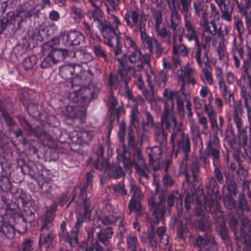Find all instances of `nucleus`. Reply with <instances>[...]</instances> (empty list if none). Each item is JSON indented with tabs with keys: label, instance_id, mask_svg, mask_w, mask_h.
<instances>
[{
	"label": "nucleus",
	"instance_id": "1",
	"mask_svg": "<svg viewBox=\"0 0 251 251\" xmlns=\"http://www.w3.org/2000/svg\"><path fill=\"white\" fill-rule=\"evenodd\" d=\"M214 176L216 181L220 184L224 185L227 193L224 196V204H237L233 197L236 196L238 190L237 183L235 180L234 173L237 176V179L241 182L242 191L238 197V204H248L251 200V193L250 190V182L246 180L245 176L248 175V171L240 163L232 162L228 171L222 173L220 168V165L213 166Z\"/></svg>",
	"mask_w": 251,
	"mask_h": 251
},
{
	"label": "nucleus",
	"instance_id": "2",
	"mask_svg": "<svg viewBox=\"0 0 251 251\" xmlns=\"http://www.w3.org/2000/svg\"><path fill=\"white\" fill-rule=\"evenodd\" d=\"M190 172L192 174L191 181L193 184V188L190 187L185 189L182 185L185 197L184 200V204H220V194L219 192V186L214 177H210L206 184V188L208 194L207 196L200 195L196 193L195 187L198 181V174L200 172L199 162L196 158L193 160L190 165Z\"/></svg>",
	"mask_w": 251,
	"mask_h": 251
},
{
	"label": "nucleus",
	"instance_id": "3",
	"mask_svg": "<svg viewBox=\"0 0 251 251\" xmlns=\"http://www.w3.org/2000/svg\"><path fill=\"white\" fill-rule=\"evenodd\" d=\"M181 124L178 123L172 128L170 135V143L172 146V151L175 152L176 157L179 153L184 154L181 163L180 165V173L184 176L183 185L185 189L188 187L193 188L190 175V164L187 161L189 153L191 151L190 140L188 134L182 129Z\"/></svg>",
	"mask_w": 251,
	"mask_h": 251
},
{
	"label": "nucleus",
	"instance_id": "4",
	"mask_svg": "<svg viewBox=\"0 0 251 251\" xmlns=\"http://www.w3.org/2000/svg\"><path fill=\"white\" fill-rule=\"evenodd\" d=\"M25 9L23 11H10L6 17L0 19V35L3 32L9 37L14 35L21 27V23L26 18L36 15V7L32 0L27 1L24 4Z\"/></svg>",
	"mask_w": 251,
	"mask_h": 251
},
{
	"label": "nucleus",
	"instance_id": "5",
	"mask_svg": "<svg viewBox=\"0 0 251 251\" xmlns=\"http://www.w3.org/2000/svg\"><path fill=\"white\" fill-rule=\"evenodd\" d=\"M58 205H50L46 207V212L42 220V226L39 239V244H45L49 247L54 237V226L52 221L55 217Z\"/></svg>",
	"mask_w": 251,
	"mask_h": 251
},
{
	"label": "nucleus",
	"instance_id": "6",
	"mask_svg": "<svg viewBox=\"0 0 251 251\" xmlns=\"http://www.w3.org/2000/svg\"><path fill=\"white\" fill-rule=\"evenodd\" d=\"M117 151L118 161L122 162L126 168L134 167L139 182L143 185L144 184V180L148 179L149 173V169L146 164H139L135 160L130 161V152L125 145L120 149H117Z\"/></svg>",
	"mask_w": 251,
	"mask_h": 251
},
{
	"label": "nucleus",
	"instance_id": "7",
	"mask_svg": "<svg viewBox=\"0 0 251 251\" xmlns=\"http://www.w3.org/2000/svg\"><path fill=\"white\" fill-rule=\"evenodd\" d=\"M100 89L95 85L89 84L69 93L68 98L74 104L80 106L85 105L87 108L89 102L98 98Z\"/></svg>",
	"mask_w": 251,
	"mask_h": 251
},
{
	"label": "nucleus",
	"instance_id": "8",
	"mask_svg": "<svg viewBox=\"0 0 251 251\" xmlns=\"http://www.w3.org/2000/svg\"><path fill=\"white\" fill-rule=\"evenodd\" d=\"M90 205H80L76 212V222L75 223V229L67 232L61 238L65 242L69 243L71 246H75L78 241V229L82 226L83 223L88 222L91 217Z\"/></svg>",
	"mask_w": 251,
	"mask_h": 251
},
{
	"label": "nucleus",
	"instance_id": "9",
	"mask_svg": "<svg viewBox=\"0 0 251 251\" xmlns=\"http://www.w3.org/2000/svg\"><path fill=\"white\" fill-rule=\"evenodd\" d=\"M168 6L170 10L169 16L166 18V23L167 27L172 31L173 36L176 35V41L178 43L183 44V37L184 32L181 30L180 25L181 16L178 13L176 8V0H168Z\"/></svg>",
	"mask_w": 251,
	"mask_h": 251
},
{
	"label": "nucleus",
	"instance_id": "10",
	"mask_svg": "<svg viewBox=\"0 0 251 251\" xmlns=\"http://www.w3.org/2000/svg\"><path fill=\"white\" fill-rule=\"evenodd\" d=\"M191 1H180V5L176 2V8L179 9L184 17V27L181 30L184 32V37L189 42H191L199 37L196 29L194 23L192 20L191 14L189 12Z\"/></svg>",
	"mask_w": 251,
	"mask_h": 251
},
{
	"label": "nucleus",
	"instance_id": "11",
	"mask_svg": "<svg viewBox=\"0 0 251 251\" xmlns=\"http://www.w3.org/2000/svg\"><path fill=\"white\" fill-rule=\"evenodd\" d=\"M126 25L140 34L146 30V18L144 12L136 6L131 7L124 15Z\"/></svg>",
	"mask_w": 251,
	"mask_h": 251
},
{
	"label": "nucleus",
	"instance_id": "12",
	"mask_svg": "<svg viewBox=\"0 0 251 251\" xmlns=\"http://www.w3.org/2000/svg\"><path fill=\"white\" fill-rule=\"evenodd\" d=\"M220 205H196L195 214L197 216H203L205 215L206 211L208 210L212 213V209L215 207V213L221 217L220 220L221 223L216 226L217 230L222 240L226 245L230 243V240L228 235V230L226 226L225 222L222 217L223 213L220 210Z\"/></svg>",
	"mask_w": 251,
	"mask_h": 251
},
{
	"label": "nucleus",
	"instance_id": "13",
	"mask_svg": "<svg viewBox=\"0 0 251 251\" xmlns=\"http://www.w3.org/2000/svg\"><path fill=\"white\" fill-rule=\"evenodd\" d=\"M5 206V208L1 209L2 211L0 213L2 215H7L9 216V219L11 222L15 223V226L13 227L16 229L20 234H24L26 232L27 229V223H28L27 220L24 219V217L22 216L18 212L19 205H3Z\"/></svg>",
	"mask_w": 251,
	"mask_h": 251
},
{
	"label": "nucleus",
	"instance_id": "14",
	"mask_svg": "<svg viewBox=\"0 0 251 251\" xmlns=\"http://www.w3.org/2000/svg\"><path fill=\"white\" fill-rule=\"evenodd\" d=\"M163 105L164 109L161 116L160 125L154 126L153 127L154 136L166 132L165 128L170 131L171 129L178 124L174 112L172 109H170L168 102L165 101Z\"/></svg>",
	"mask_w": 251,
	"mask_h": 251
},
{
	"label": "nucleus",
	"instance_id": "15",
	"mask_svg": "<svg viewBox=\"0 0 251 251\" xmlns=\"http://www.w3.org/2000/svg\"><path fill=\"white\" fill-rule=\"evenodd\" d=\"M5 158L3 156L0 155V166L1 169L0 177V187L3 192L7 193L6 194L0 195V203L2 202L3 204H11V201L7 199V196L9 195L8 193L9 192L12 197L13 194L16 192L17 188L13 187L9 179V175L5 170Z\"/></svg>",
	"mask_w": 251,
	"mask_h": 251
},
{
	"label": "nucleus",
	"instance_id": "16",
	"mask_svg": "<svg viewBox=\"0 0 251 251\" xmlns=\"http://www.w3.org/2000/svg\"><path fill=\"white\" fill-rule=\"evenodd\" d=\"M242 97L244 100V106L247 113L249 133L246 129L243 135L238 140V143L240 148H242L247 152L251 148V96L244 91L242 93Z\"/></svg>",
	"mask_w": 251,
	"mask_h": 251
},
{
	"label": "nucleus",
	"instance_id": "17",
	"mask_svg": "<svg viewBox=\"0 0 251 251\" xmlns=\"http://www.w3.org/2000/svg\"><path fill=\"white\" fill-rule=\"evenodd\" d=\"M94 171L91 170L86 172L79 186L80 192L78 196H74L68 204L74 201L75 204H88V199L90 196L87 193V190L92 187L93 173Z\"/></svg>",
	"mask_w": 251,
	"mask_h": 251
},
{
	"label": "nucleus",
	"instance_id": "18",
	"mask_svg": "<svg viewBox=\"0 0 251 251\" xmlns=\"http://www.w3.org/2000/svg\"><path fill=\"white\" fill-rule=\"evenodd\" d=\"M93 9L89 12V14L94 22L98 23L97 27L102 35L106 36L107 32L113 29V26L111 23L104 18V13L100 8L96 4L94 0H90Z\"/></svg>",
	"mask_w": 251,
	"mask_h": 251
},
{
	"label": "nucleus",
	"instance_id": "19",
	"mask_svg": "<svg viewBox=\"0 0 251 251\" xmlns=\"http://www.w3.org/2000/svg\"><path fill=\"white\" fill-rule=\"evenodd\" d=\"M140 34L142 43L148 50L150 56L155 54L157 58L160 57L164 49L161 43L155 37L148 35L146 30Z\"/></svg>",
	"mask_w": 251,
	"mask_h": 251
},
{
	"label": "nucleus",
	"instance_id": "20",
	"mask_svg": "<svg viewBox=\"0 0 251 251\" xmlns=\"http://www.w3.org/2000/svg\"><path fill=\"white\" fill-rule=\"evenodd\" d=\"M148 155L149 163L152 166L153 169L157 171L160 169L166 162L162 158V150L160 146L148 148L146 150Z\"/></svg>",
	"mask_w": 251,
	"mask_h": 251
},
{
	"label": "nucleus",
	"instance_id": "21",
	"mask_svg": "<svg viewBox=\"0 0 251 251\" xmlns=\"http://www.w3.org/2000/svg\"><path fill=\"white\" fill-rule=\"evenodd\" d=\"M120 35L119 29L117 28L111 30L107 32V35H102L104 39V43L108 47L113 48L115 56H117L122 52L120 46Z\"/></svg>",
	"mask_w": 251,
	"mask_h": 251
},
{
	"label": "nucleus",
	"instance_id": "22",
	"mask_svg": "<svg viewBox=\"0 0 251 251\" xmlns=\"http://www.w3.org/2000/svg\"><path fill=\"white\" fill-rule=\"evenodd\" d=\"M240 241L243 244L244 250H251V226L250 221L247 218L241 219L240 227Z\"/></svg>",
	"mask_w": 251,
	"mask_h": 251
},
{
	"label": "nucleus",
	"instance_id": "23",
	"mask_svg": "<svg viewBox=\"0 0 251 251\" xmlns=\"http://www.w3.org/2000/svg\"><path fill=\"white\" fill-rule=\"evenodd\" d=\"M196 50L195 52L194 57L195 58L198 65L202 67L203 64L207 66L209 65V59L208 55L209 49L206 44L204 42L201 44L200 42L199 37L194 40Z\"/></svg>",
	"mask_w": 251,
	"mask_h": 251
},
{
	"label": "nucleus",
	"instance_id": "24",
	"mask_svg": "<svg viewBox=\"0 0 251 251\" xmlns=\"http://www.w3.org/2000/svg\"><path fill=\"white\" fill-rule=\"evenodd\" d=\"M146 77L147 84L152 92L155 87L163 88L166 85L167 75L162 71L156 73L151 71V74H147Z\"/></svg>",
	"mask_w": 251,
	"mask_h": 251
},
{
	"label": "nucleus",
	"instance_id": "25",
	"mask_svg": "<svg viewBox=\"0 0 251 251\" xmlns=\"http://www.w3.org/2000/svg\"><path fill=\"white\" fill-rule=\"evenodd\" d=\"M127 59L130 64L136 65L139 69H143L144 65H150V55L148 53L142 54L140 49L133 50Z\"/></svg>",
	"mask_w": 251,
	"mask_h": 251
},
{
	"label": "nucleus",
	"instance_id": "26",
	"mask_svg": "<svg viewBox=\"0 0 251 251\" xmlns=\"http://www.w3.org/2000/svg\"><path fill=\"white\" fill-rule=\"evenodd\" d=\"M195 245L200 248L203 246V248L199 251H217L218 245L215 238L209 234H205L204 237L198 235L195 239Z\"/></svg>",
	"mask_w": 251,
	"mask_h": 251
},
{
	"label": "nucleus",
	"instance_id": "27",
	"mask_svg": "<svg viewBox=\"0 0 251 251\" xmlns=\"http://www.w3.org/2000/svg\"><path fill=\"white\" fill-rule=\"evenodd\" d=\"M86 109L85 105H68L65 107L63 112L65 116L69 118H78L81 123H84L86 118Z\"/></svg>",
	"mask_w": 251,
	"mask_h": 251
},
{
	"label": "nucleus",
	"instance_id": "28",
	"mask_svg": "<svg viewBox=\"0 0 251 251\" xmlns=\"http://www.w3.org/2000/svg\"><path fill=\"white\" fill-rule=\"evenodd\" d=\"M1 206L0 207V213L2 211V209L5 208V206ZM10 223L9 216L2 215L0 213V234H3L8 239H12L15 237V228Z\"/></svg>",
	"mask_w": 251,
	"mask_h": 251
},
{
	"label": "nucleus",
	"instance_id": "29",
	"mask_svg": "<svg viewBox=\"0 0 251 251\" xmlns=\"http://www.w3.org/2000/svg\"><path fill=\"white\" fill-rule=\"evenodd\" d=\"M220 149L221 146L218 138H214L207 144L205 153L207 156L211 157L213 166L221 165Z\"/></svg>",
	"mask_w": 251,
	"mask_h": 251
},
{
	"label": "nucleus",
	"instance_id": "30",
	"mask_svg": "<svg viewBox=\"0 0 251 251\" xmlns=\"http://www.w3.org/2000/svg\"><path fill=\"white\" fill-rule=\"evenodd\" d=\"M94 135V133L92 130H74L70 133L69 138L73 143L83 145L87 144L91 141Z\"/></svg>",
	"mask_w": 251,
	"mask_h": 251
},
{
	"label": "nucleus",
	"instance_id": "31",
	"mask_svg": "<svg viewBox=\"0 0 251 251\" xmlns=\"http://www.w3.org/2000/svg\"><path fill=\"white\" fill-rule=\"evenodd\" d=\"M118 61L120 64V67L117 71V75H113L112 73H110L108 79H110L111 77L113 81H121L122 84L125 85L127 80H131V77L128 74V72L131 70L134 72L135 70L130 67H128V68L126 69V62L123 58H118Z\"/></svg>",
	"mask_w": 251,
	"mask_h": 251
},
{
	"label": "nucleus",
	"instance_id": "32",
	"mask_svg": "<svg viewBox=\"0 0 251 251\" xmlns=\"http://www.w3.org/2000/svg\"><path fill=\"white\" fill-rule=\"evenodd\" d=\"M243 107L245 108L244 103L242 101V100H240L238 104L235 106V111L233 114V121L237 129L238 140L243 135L244 133L245 132L246 130L248 128L247 126H244L242 118L238 114V112H239L241 115L243 113Z\"/></svg>",
	"mask_w": 251,
	"mask_h": 251
},
{
	"label": "nucleus",
	"instance_id": "33",
	"mask_svg": "<svg viewBox=\"0 0 251 251\" xmlns=\"http://www.w3.org/2000/svg\"><path fill=\"white\" fill-rule=\"evenodd\" d=\"M64 40H65L67 46H79L84 42L85 37L81 32L71 29L64 35Z\"/></svg>",
	"mask_w": 251,
	"mask_h": 251
},
{
	"label": "nucleus",
	"instance_id": "34",
	"mask_svg": "<svg viewBox=\"0 0 251 251\" xmlns=\"http://www.w3.org/2000/svg\"><path fill=\"white\" fill-rule=\"evenodd\" d=\"M152 210L151 217L148 219L150 226H155L160 220L163 219L166 212V205H151Z\"/></svg>",
	"mask_w": 251,
	"mask_h": 251
},
{
	"label": "nucleus",
	"instance_id": "35",
	"mask_svg": "<svg viewBox=\"0 0 251 251\" xmlns=\"http://www.w3.org/2000/svg\"><path fill=\"white\" fill-rule=\"evenodd\" d=\"M239 9V12L245 18L247 27H251V0H246L245 2L238 0H233Z\"/></svg>",
	"mask_w": 251,
	"mask_h": 251
},
{
	"label": "nucleus",
	"instance_id": "36",
	"mask_svg": "<svg viewBox=\"0 0 251 251\" xmlns=\"http://www.w3.org/2000/svg\"><path fill=\"white\" fill-rule=\"evenodd\" d=\"M118 104L117 99L110 94L108 97V110L110 112V117L112 120L116 119L119 121L122 110L124 109L123 105L117 107Z\"/></svg>",
	"mask_w": 251,
	"mask_h": 251
},
{
	"label": "nucleus",
	"instance_id": "37",
	"mask_svg": "<svg viewBox=\"0 0 251 251\" xmlns=\"http://www.w3.org/2000/svg\"><path fill=\"white\" fill-rule=\"evenodd\" d=\"M114 233L111 226H107L101 228L99 232H96L97 240L104 246H108L110 244V240L113 236Z\"/></svg>",
	"mask_w": 251,
	"mask_h": 251
},
{
	"label": "nucleus",
	"instance_id": "38",
	"mask_svg": "<svg viewBox=\"0 0 251 251\" xmlns=\"http://www.w3.org/2000/svg\"><path fill=\"white\" fill-rule=\"evenodd\" d=\"M81 29L85 33L86 36L89 39L90 44L99 43L101 41V38L98 35L97 32L95 31L92 25H90L86 21L82 22Z\"/></svg>",
	"mask_w": 251,
	"mask_h": 251
},
{
	"label": "nucleus",
	"instance_id": "39",
	"mask_svg": "<svg viewBox=\"0 0 251 251\" xmlns=\"http://www.w3.org/2000/svg\"><path fill=\"white\" fill-rule=\"evenodd\" d=\"M75 73V66L74 65H66L62 66L59 69V74L61 77L66 80L71 79V86L74 88L75 85L77 86V85L75 84V81L76 78H72L74 75Z\"/></svg>",
	"mask_w": 251,
	"mask_h": 251
},
{
	"label": "nucleus",
	"instance_id": "40",
	"mask_svg": "<svg viewBox=\"0 0 251 251\" xmlns=\"http://www.w3.org/2000/svg\"><path fill=\"white\" fill-rule=\"evenodd\" d=\"M129 187L131 199L128 204H141L144 194L140 186L131 183Z\"/></svg>",
	"mask_w": 251,
	"mask_h": 251
},
{
	"label": "nucleus",
	"instance_id": "41",
	"mask_svg": "<svg viewBox=\"0 0 251 251\" xmlns=\"http://www.w3.org/2000/svg\"><path fill=\"white\" fill-rule=\"evenodd\" d=\"M130 80H128L126 82V84H122L121 81H113L111 77L110 79H108V84L110 86L111 89H124L126 90V96L128 98V100H132L134 101H136V100L133 98L132 94V92L128 87V83Z\"/></svg>",
	"mask_w": 251,
	"mask_h": 251
},
{
	"label": "nucleus",
	"instance_id": "42",
	"mask_svg": "<svg viewBox=\"0 0 251 251\" xmlns=\"http://www.w3.org/2000/svg\"><path fill=\"white\" fill-rule=\"evenodd\" d=\"M16 200L15 201H11V204H19L21 202L22 204H32L31 196L29 194L24 191L22 189H16V192L11 197ZM11 201V200H10Z\"/></svg>",
	"mask_w": 251,
	"mask_h": 251
},
{
	"label": "nucleus",
	"instance_id": "43",
	"mask_svg": "<svg viewBox=\"0 0 251 251\" xmlns=\"http://www.w3.org/2000/svg\"><path fill=\"white\" fill-rule=\"evenodd\" d=\"M129 119L131 125L134 126L135 128H137L144 123L138 111V103H135L132 106L130 112Z\"/></svg>",
	"mask_w": 251,
	"mask_h": 251
},
{
	"label": "nucleus",
	"instance_id": "44",
	"mask_svg": "<svg viewBox=\"0 0 251 251\" xmlns=\"http://www.w3.org/2000/svg\"><path fill=\"white\" fill-rule=\"evenodd\" d=\"M31 135L35 136L43 145H47L48 142L53 141V137L44 131L42 126L36 127Z\"/></svg>",
	"mask_w": 251,
	"mask_h": 251
},
{
	"label": "nucleus",
	"instance_id": "45",
	"mask_svg": "<svg viewBox=\"0 0 251 251\" xmlns=\"http://www.w3.org/2000/svg\"><path fill=\"white\" fill-rule=\"evenodd\" d=\"M172 54L179 56L186 57L189 54V50L184 44L178 43L176 41V35L173 38Z\"/></svg>",
	"mask_w": 251,
	"mask_h": 251
},
{
	"label": "nucleus",
	"instance_id": "46",
	"mask_svg": "<svg viewBox=\"0 0 251 251\" xmlns=\"http://www.w3.org/2000/svg\"><path fill=\"white\" fill-rule=\"evenodd\" d=\"M49 54L56 65L68 56L69 51L67 49H53Z\"/></svg>",
	"mask_w": 251,
	"mask_h": 251
},
{
	"label": "nucleus",
	"instance_id": "47",
	"mask_svg": "<svg viewBox=\"0 0 251 251\" xmlns=\"http://www.w3.org/2000/svg\"><path fill=\"white\" fill-rule=\"evenodd\" d=\"M126 248L129 251H140V245L136 235L133 234H127L126 237Z\"/></svg>",
	"mask_w": 251,
	"mask_h": 251
},
{
	"label": "nucleus",
	"instance_id": "48",
	"mask_svg": "<svg viewBox=\"0 0 251 251\" xmlns=\"http://www.w3.org/2000/svg\"><path fill=\"white\" fill-rule=\"evenodd\" d=\"M155 30L157 36L159 37L162 42L169 45L172 43V37L170 31H168L166 26L162 27L158 26L155 27Z\"/></svg>",
	"mask_w": 251,
	"mask_h": 251
},
{
	"label": "nucleus",
	"instance_id": "49",
	"mask_svg": "<svg viewBox=\"0 0 251 251\" xmlns=\"http://www.w3.org/2000/svg\"><path fill=\"white\" fill-rule=\"evenodd\" d=\"M218 83L223 97L225 100H227L229 102L230 101L231 99L234 100V94L230 90L229 85L226 83L225 80Z\"/></svg>",
	"mask_w": 251,
	"mask_h": 251
},
{
	"label": "nucleus",
	"instance_id": "50",
	"mask_svg": "<svg viewBox=\"0 0 251 251\" xmlns=\"http://www.w3.org/2000/svg\"><path fill=\"white\" fill-rule=\"evenodd\" d=\"M245 80L247 81V84L249 85L250 89H251V75L249 74L248 71L247 72V74L243 72L242 76H241L240 78L238 79L237 81V85L241 87V91L240 94L241 97V100H242V101L243 102L244 100L242 97V93L243 92L245 91L246 94H248L250 96H251V95L248 92H247V88L245 87V84H244V85H242V82Z\"/></svg>",
	"mask_w": 251,
	"mask_h": 251
},
{
	"label": "nucleus",
	"instance_id": "51",
	"mask_svg": "<svg viewBox=\"0 0 251 251\" xmlns=\"http://www.w3.org/2000/svg\"><path fill=\"white\" fill-rule=\"evenodd\" d=\"M125 175L123 168L118 164L110 165L107 176L114 179H118Z\"/></svg>",
	"mask_w": 251,
	"mask_h": 251
},
{
	"label": "nucleus",
	"instance_id": "52",
	"mask_svg": "<svg viewBox=\"0 0 251 251\" xmlns=\"http://www.w3.org/2000/svg\"><path fill=\"white\" fill-rule=\"evenodd\" d=\"M229 2L226 3L218 5L222 12V18L223 20L230 22L232 19V13L233 8L230 5Z\"/></svg>",
	"mask_w": 251,
	"mask_h": 251
},
{
	"label": "nucleus",
	"instance_id": "53",
	"mask_svg": "<svg viewBox=\"0 0 251 251\" xmlns=\"http://www.w3.org/2000/svg\"><path fill=\"white\" fill-rule=\"evenodd\" d=\"M117 225L118 230L117 232V238L119 239V243L124 242V238L127 232L126 228L124 225V218L122 214L120 217L118 218Z\"/></svg>",
	"mask_w": 251,
	"mask_h": 251
},
{
	"label": "nucleus",
	"instance_id": "54",
	"mask_svg": "<svg viewBox=\"0 0 251 251\" xmlns=\"http://www.w3.org/2000/svg\"><path fill=\"white\" fill-rule=\"evenodd\" d=\"M183 196L178 190L172 191L167 197V204H183Z\"/></svg>",
	"mask_w": 251,
	"mask_h": 251
},
{
	"label": "nucleus",
	"instance_id": "55",
	"mask_svg": "<svg viewBox=\"0 0 251 251\" xmlns=\"http://www.w3.org/2000/svg\"><path fill=\"white\" fill-rule=\"evenodd\" d=\"M46 34L45 28L42 26H40L38 28L33 29L30 33L29 36L32 40L42 41Z\"/></svg>",
	"mask_w": 251,
	"mask_h": 251
},
{
	"label": "nucleus",
	"instance_id": "56",
	"mask_svg": "<svg viewBox=\"0 0 251 251\" xmlns=\"http://www.w3.org/2000/svg\"><path fill=\"white\" fill-rule=\"evenodd\" d=\"M201 25L205 32L210 34L211 35H216V28L217 27L214 20L209 22L206 19H204L201 22Z\"/></svg>",
	"mask_w": 251,
	"mask_h": 251
},
{
	"label": "nucleus",
	"instance_id": "57",
	"mask_svg": "<svg viewBox=\"0 0 251 251\" xmlns=\"http://www.w3.org/2000/svg\"><path fill=\"white\" fill-rule=\"evenodd\" d=\"M0 120L1 123V117L4 119V120L6 122L7 126L9 127L14 126L16 124V123L14 121L12 117L10 116V115L8 112L6 108L5 107L0 105Z\"/></svg>",
	"mask_w": 251,
	"mask_h": 251
},
{
	"label": "nucleus",
	"instance_id": "58",
	"mask_svg": "<svg viewBox=\"0 0 251 251\" xmlns=\"http://www.w3.org/2000/svg\"><path fill=\"white\" fill-rule=\"evenodd\" d=\"M31 207L26 206V205H22L23 208L24 209V213L21 214L22 216L24 217V219L27 220L29 223L33 222L35 219V213L33 212L31 209L36 207L37 205H30Z\"/></svg>",
	"mask_w": 251,
	"mask_h": 251
},
{
	"label": "nucleus",
	"instance_id": "59",
	"mask_svg": "<svg viewBox=\"0 0 251 251\" xmlns=\"http://www.w3.org/2000/svg\"><path fill=\"white\" fill-rule=\"evenodd\" d=\"M70 15L71 18L74 19V22L78 23L84 14L81 8L73 5L71 7Z\"/></svg>",
	"mask_w": 251,
	"mask_h": 251
},
{
	"label": "nucleus",
	"instance_id": "60",
	"mask_svg": "<svg viewBox=\"0 0 251 251\" xmlns=\"http://www.w3.org/2000/svg\"><path fill=\"white\" fill-rule=\"evenodd\" d=\"M155 227L154 226H150V229L148 231L147 236L149 245L152 249L156 248L157 245V241L154 232Z\"/></svg>",
	"mask_w": 251,
	"mask_h": 251
},
{
	"label": "nucleus",
	"instance_id": "61",
	"mask_svg": "<svg viewBox=\"0 0 251 251\" xmlns=\"http://www.w3.org/2000/svg\"><path fill=\"white\" fill-rule=\"evenodd\" d=\"M37 62V57L35 55L27 57L24 59L23 62V66L25 71L32 70Z\"/></svg>",
	"mask_w": 251,
	"mask_h": 251
},
{
	"label": "nucleus",
	"instance_id": "62",
	"mask_svg": "<svg viewBox=\"0 0 251 251\" xmlns=\"http://www.w3.org/2000/svg\"><path fill=\"white\" fill-rule=\"evenodd\" d=\"M122 213L115 214L111 216H104L101 218L99 220L104 226H109L110 225L117 224L118 218L121 217Z\"/></svg>",
	"mask_w": 251,
	"mask_h": 251
},
{
	"label": "nucleus",
	"instance_id": "63",
	"mask_svg": "<svg viewBox=\"0 0 251 251\" xmlns=\"http://www.w3.org/2000/svg\"><path fill=\"white\" fill-rule=\"evenodd\" d=\"M19 100L25 106V110L27 112L29 115H32L37 112V106L36 105L28 102L25 98L20 97Z\"/></svg>",
	"mask_w": 251,
	"mask_h": 251
},
{
	"label": "nucleus",
	"instance_id": "64",
	"mask_svg": "<svg viewBox=\"0 0 251 251\" xmlns=\"http://www.w3.org/2000/svg\"><path fill=\"white\" fill-rule=\"evenodd\" d=\"M179 65H180V56L172 54L171 63L166 62L165 59H163V65L165 68L175 70Z\"/></svg>",
	"mask_w": 251,
	"mask_h": 251
}]
</instances>
